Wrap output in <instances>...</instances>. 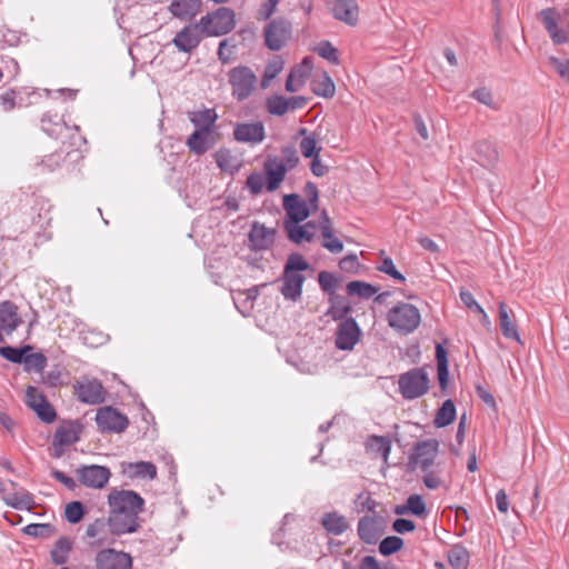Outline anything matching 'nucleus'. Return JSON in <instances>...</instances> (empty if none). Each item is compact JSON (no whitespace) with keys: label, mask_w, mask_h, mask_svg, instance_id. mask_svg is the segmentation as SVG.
I'll return each mask as SVG.
<instances>
[{"label":"nucleus","mask_w":569,"mask_h":569,"mask_svg":"<svg viewBox=\"0 0 569 569\" xmlns=\"http://www.w3.org/2000/svg\"><path fill=\"white\" fill-rule=\"evenodd\" d=\"M109 531L112 536L137 532L140 528L139 515L144 500L133 490H112L108 496Z\"/></svg>","instance_id":"nucleus-1"},{"label":"nucleus","mask_w":569,"mask_h":569,"mask_svg":"<svg viewBox=\"0 0 569 569\" xmlns=\"http://www.w3.org/2000/svg\"><path fill=\"white\" fill-rule=\"evenodd\" d=\"M309 262L299 252L289 254L280 278V292L286 300L297 302L301 299L306 277L301 273L310 269Z\"/></svg>","instance_id":"nucleus-2"},{"label":"nucleus","mask_w":569,"mask_h":569,"mask_svg":"<svg viewBox=\"0 0 569 569\" xmlns=\"http://www.w3.org/2000/svg\"><path fill=\"white\" fill-rule=\"evenodd\" d=\"M231 96L239 102L249 99L257 89L258 78L251 68L237 66L228 72Z\"/></svg>","instance_id":"nucleus-3"},{"label":"nucleus","mask_w":569,"mask_h":569,"mask_svg":"<svg viewBox=\"0 0 569 569\" xmlns=\"http://www.w3.org/2000/svg\"><path fill=\"white\" fill-rule=\"evenodd\" d=\"M200 27L207 37H219L229 33L236 26L234 11L220 7L200 19Z\"/></svg>","instance_id":"nucleus-4"},{"label":"nucleus","mask_w":569,"mask_h":569,"mask_svg":"<svg viewBox=\"0 0 569 569\" xmlns=\"http://www.w3.org/2000/svg\"><path fill=\"white\" fill-rule=\"evenodd\" d=\"M399 392L406 400H413L427 392L426 366L413 368L398 378Z\"/></svg>","instance_id":"nucleus-5"},{"label":"nucleus","mask_w":569,"mask_h":569,"mask_svg":"<svg viewBox=\"0 0 569 569\" xmlns=\"http://www.w3.org/2000/svg\"><path fill=\"white\" fill-rule=\"evenodd\" d=\"M420 322L419 310L410 305L401 302L388 312V323L395 330L409 333L412 332Z\"/></svg>","instance_id":"nucleus-6"},{"label":"nucleus","mask_w":569,"mask_h":569,"mask_svg":"<svg viewBox=\"0 0 569 569\" xmlns=\"http://www.w3.org/2000/svg\"><path fill=\"white\" fill-rule=\"evenodd\" d=\"M96 423L102 433H120L123 432L128 426V417L116 408L106 406L97 410Z\"/></svg>","instance_id":"nucleus-7"},{"label":"nucleus","mask_w":569,"mask_h":569,"mask_svg":"<svg viewBox=\"0 0 569 569\" xmlns=\"http://www.w3.org/2000/svg\"><path fill=\"white\" fill-rule=\"evenodd\" d=\"M263 34L267 48L279 51L291 37V23L283 18L273 19L266 26Z\"/></svg>","instance_id":"nucleus-8"},{"label":"nucleus","mask_w":569,"mask_h":569,"mask_svg":"<svg viewBox=\"0 0 569 569\" xmlns=\"http://www.w3.org/2000/svg\"><path fill=\"white\" fill-rule=\"evenodd\" d=\"M362 336V331L355 318H347L339 322L335 345L337 349L342 351H351L355 346L359 342Z\"/></svg>","instance_id":"nucleus-9"},{"label":"nucleus","mask_w":569,"mask_h":569,"mask_svg":"<svg viewBox=\"0 0 569 569\" xmlns=\"http://www.w3.org/2000/svg\"><path fill=\"white\" fill-rule=\"evenodd\" d=\"M132 557L130 553L104 548L99 550L94 557L96 569H132Z\"/></svg>","instance_id":"nucleus-10"},{"label":"nucleus","mask_w":569,"mask_h":569,"mask_svg":"<svg viewBox=\"0 0 569 569\" xmlns=\"http://www.w3.org/2000/svg\"><path fill=\"white\" fill-rule=\"evenodd\" d=\"M78 400L88 405H100L106 400V390L102 383L93 378H83L73 386Z\"/></svg>","instance_id":"nucleus-11"},{"label":"nucleus","mask_w":569,"mask_h":569,"mask_svg":"<svg viewBox=\"0 0 569 569\" xmlns=\"http://www.w3.org/2000/svg\"><path fill=\"white\" fill-rule=\"evenodd\" d=\"M76 472L83 486L96 489L104 488L111 477L110 469L99 465L81 466Z\"/></svg>","instance_id":"nucleus-12"},{"label":"nucleus","mask_w":569,"mask_h":569,"mask_svg":"<svg viewBox=\"0 0 569 569\" xmlns=\"http://www.w3.org/2000/svg\"><path fill=\"white\" fill-rule=\"evenodd\" d=\"M263 170L266 174V189L268 192H273L279 189L288 172L287 164L283 160L273 154H268L266 157Z\"/></svg>","instance_id":"nucleus-13"},{"label":"nucleus","mask_w":569,"mask_h":569,"mask_svg":"<svg viewBox=\"0 0 569 569\" xmlns=\"http://www.w3.org/2000/svg\"><path fill=\"white\" fill-rule=\"evenodd\" d=\"M203 36L200 22L190 23L176 34L172 43L179 51L189 53L199 46Z\"/></svg>","instance_id":"nucleus-14"},{"label":"nucleus","mask_w":569,"mask_h":569,"mask_svg":"<svg viewBox=\"0 0 569 569\" xmlns=\"http://www.w3.org/2000/svg\"><path fill=\"white\" fill-rule=\"evenodd\" d=\"M327 6L335 19L355 27L359 20V7L356 0H328Z\"/></svg>","instance_id":"nucleus-15"},{"label":"nucleus","mask_w":569,"mask_h":569,"mask_svg":"<svg viewBox=\"0 0 569 569\" xmlns=\"http://www.w3.org/2000/svg\"><path fill=\"white\" fill-rule=\"evenodd\" d=\"M282 206L286 211L283 223H301L310 216L308 203L297 193L286 194Z\"/></svg>","instance_id":"nucleus-16"},{"label":"nucleus","mask_w":569,"mask_h":569,"mask_svg":"<svg viewBox=\"0 0 569 569\" xmlns=\"http://www.w3.org/2000/svg\"><path fill=\"white\" fill-rule=\"evenodd\" d=\"M264 138L266 129L261 121L240 122L233 128V139L241 143L257 144Z\"/></svg>","instance_id":"nucleus-17"},{"label":"nucleus","mask_w":569,"mask_h":569,"mask_svg":"<svg viewBox=\"0 0 569 569\" xmlns=\"http://www.w3.org/2000/svg\"><path fill=\"white\" fill-rule=\"evenodd\" d=\"M22 322L18 315V307L12 301H3L0 303V342L6 341V337L10 336Z\"/></svg>","instance_id":"nucleus-18"},{"label":"nucleus","mask_w":569,"mask_h":569,"mask_svg":"<svg viewBox=\"0 0 569 569\" xmlns=\"http://www.w3.org/2000/svg\"><path fill=\"white\" fill-rule=\"evenodd\" d=\"M86 537L91 539V546L102 547L106 545H113L117 536H112L109 531L108 518H98L88 525L86 529Z\"/></svg>","instance_id":"nucleus-19"},{"label":"nucleus","mask_w":569,"mask_h":569,"mask_svg":"<svg viewBox=\"0 0 569 569\" xmlns=\"http://www.w3.org/2000/svg\"><path fill=\"white\" fill-rule=\"evenodd\" d=\"M82 430L83 426L80 421H64L61 426H59L53 435V448L70 446L78 442L80 440Z\"/></svg>","instance_id":"nucleus-20"},{"label":"nucleus","mask_w":569,"mask_h":569,"mask_svg":"<svg viewBox=\"0 0 569 569\" xmlns=\"http://www.w3.org/2000/svg\"><path fill=\"white\" fill-rule=\"evenodd\" d=\"M539 16L555 44H563L569 41V33L558 28V13L553 8L541 10Z\"/></svg>","instance_id":"nucleus-21"},{"label":"nucleus","mask_w":569,"mask_h":569,"mask_svg":"<svg viewBox=\"0 0 569 569\" xmlns=\"http://www.w3.org/2000/svg\"><path fill=\"white\" fill-rule=\"evenodd\" d=\"M276 237V230L267 228L264 224L253 222L249 232V241L253 250H267L273 242Z\"/></svg>","instance_id":"nucleus-22"},{"label":"nucleus","mask_w":569,"mask_h":569,"mask_svg":"<svg viewBox=\"0 0 569 569\" xmlns=\"http://www.w3.org/2000/svg\"><path fill=\"white\" fill-rule=\"evenodd\" d=\"M187 146L197 156L204 154L216 144L214 132L196 129L187 139Z\"/></svg>","instance_id":"nucleus-23"},{"label":"nucleus","mask_w":569,"mask_h":569,"mask_svg":"<svg viewBox=\"0 0 569 569\" xmlns=\"http://www.w3.org/2000/svg\"><path fill=\"white\" fill-rule=\"evenodd\" d=\"M201 0H172L169 6L171 14L182 21L191 20L201 10Z\"/></svg>","instance_id":"nucleus-24"},{"label":"nucleus","mask_w":569,"mask_h":569,"mask_svg":"<svg viewBox=\"0 0 569 569\" xmlns=\"http://www.w3.org/2000/svg\"><path fill=\"white\" fill-rule=\"evenodd\" d=\"M358 536L365 543H376L381 536L379 521L373 517H362L358 522Z\"/></svg>","instance_id":"nucleus-25"},{"label":"nucleus","mask_w":569,"mask_h":569,"mask_svg":"<svg viewBox=\"0 0 569 569\" xmlns=\"http://www.w3.org/2000/svg\"><path fill=\"white\" fill-rule=\"evenodd\" d=\"M321 525L332 536H340L349 529L347 518L338 511L326 512L321 517Z\"/></svg>","instance_id":"nucleus-26"},{"label":"nucleus","mask_w":569,"mask_h":569,"mask_svg":"<svg viewBox=\"0 0 569 569\" xmlns=\"http://www.w3.org/2000/svg\"><path fill=\"white\" fill-rule=\"evenodd\" d=\"M475 157L476 161L485 168H491L498 162V151L495 146L487 140L476 142Z\"/></svg>","instance_id":"nucleus-27"},{"label":"nucleus","mask_w":569,"mask_h":569,"mask_svg":"<svg viewBox=\"0 0 569 569\" xmlns=\"http://www.w3.org/2000/svg\"><path fill=\"white\" fill-rule=\"evenodd\" d=\"M123 472L131 479H150L157 478V467L150 461L129 462L123 467Z\"/></svg>","instance_id":"nucleus-28"},{"label":"nucleus","mask_w":569,"mask_h":569,"mask_svg":"<svg viewBox=\"0 0 569 569\" xmlns=\"http://www.w3.org/2000/svg\"><path fill=\"white\" fill-rule=\"evenodd\" d=\"M218 114L214 109L189 112V120L198 130L214 132Z\"/></svg>","instance_id":"nucleus-29"},{"label":"nucleus","mask_w":569,"mask_h":569,"mask_svg":"<svg viewBox=\"0 0 569 569\" xmlns=\"http://www.w3.org/2000/svg\"><path fill=\"white\" fill-rule=\"evenodd\" d=\"M436 362H437V373L438 381L442 392L447 391L448 381H449V370H448V350L443 343H436Z\"/></svg>","instance_id":"nucleus-30"},{"label":"nucleus","mask_w":569,"mask_h":569,"mask_svg":"<svg viewBox=\"0 0 569 569\" xmlns=\"http://www.w3.org/2000/svg\"><path fill=\"white\" fill-rule=\"evenodd\" d=\"M330 308L327 316H330L335 321H342L347 319L348 315L352 311V307L348 299L341 295H333L329 297Z\"/></svg>","instance_id":"nucleus-31"},{"label":"nucleus","mask_w":569,"mask_h":569,"mask_svg":"<svg viewBox=\"0 0 569 569\" xmlns=\"http://www.w3.org/2000/svg\"><path fill=\"white\" fill-rule=\"evenodd\" d=\"M499 325L502 336L521 343L517 325L511 320L505 302L499 303Z\"/></svg>","instance_id":"nucleus-32"},{"label":"nucleus","mask_w":569,"mask_h":569,"mask_svg":"<svg viewBox=\"0 0 569 569\" xmlns=\"http://www.w3.org/2000/svg\"><path fill=\"white\" fill-rule=\"evenodd\" d=\"M73 543L68 537L58 539L50 551L51 561L57 566L64 565L69 559Z\"/></svg>","instance_id":"nucleus-33"},{"label":"nucleus","mask_w":569,"mask_h":569,"mask_svg":"<svg viewBox=\"0 0 569 569\" xmlns=\"http://www.w3.org/2000/svg\"><path fill=\"white\" fill-rule=\"evenodd\" d=\"M4 502L14 509L30 511L34 506V497L23 489L4 497Z\"/></svg>","instance_id":"nucleus-34"},{"label":"nucleus","mask_w":569,"mask_h":569,"mask_svg":"<svg viewBox=\"0 0 569 569\" xmlns=\"http://www.w3.org/2000/svg\"><path fill=\"white\" fill-rule=\"evenodd\" d=\"M283 229L287 232L288 239L296 244L311 242L313 240V232L306 229L303 224L293 222L283 223Z\"/></svg>","instance_id":"nucleus-35"},{"label":"nucleus","mask_w":569,"mask_h":569,"mask_svg":"<svg viewBox=\"0 0 569 569\" xmlns=\"http://www.w3.org/2000/svg\"><path fill=\"white\" fill-rule=\"evenodd\" d=\"M457 416L455 402L451 399H447L442 406L437 410L433 425L437 428H443L449 426Z\"/></svg>","instance_id":"nucleus-36"},{"label":"nucleus","mask_w":569,"mask_h":569,"mask_svg":"<svg viewBox=\"0 0 569 569\" xmlns=\"http://www.w3.org/2000/svg\"><path fill=\"white\" fill-rule=\"evenodd\" d=\"M367 450L377 456H381L386 461L391 451V441L385 436H371L367 440Z\"/></svg>","instance_id":"nucleus-37"},{"label":"nucleus","mask_w":569,"mask_h":569,"mask_svg":"<svg viewBox=\"0 0 569 569\" xmlns=\"http://www.w3.org/2000/svg\"><path fill=\"white\" fill-rule=\"evenodd\" d=\"M469 560V551L461 545H455L448 551V561L455 569H467Z\"/></svg>","instance_id":"nucleus-38"},{"label":"nucleus","mask_w":569,"mask_h":569,"mask_svg":"<svg viewBox=\"0 0 569 569\" xmlns=\"http://www.w3.org/2000/svg\"><path fill=\"white\" fill-rule=\"evenodd\" d=\"M346 289L349 296H357L361 299H369L378 292L377 287L360 280L350 281Z\"/></svg>","instance_id":"nucleus-39"},{"label":"nucleus","mask_w":569,"mask_h":569,"mask_svg":"<svg viewBox=\"0 0 569 569\" xmlns=\"http://www.w3.org/2000/svg\"><path fill=\"white\" fill-rule=\"evenodd\" d=\"M323 241L321 246L331 253H339L343 250V243L333 234L332 226H321Z\"/></svg>","instance_id":"nucleus-40"},{"label":"nucleus","mask_w":569,"mask_h":569,"mask_svg":"<svg viewBox=\"0 0 569 569\" xmlns=\"http://www.w3.org/2000/svg\"><path fill=\"white\" fill-rule=\"evenodd\" d=\"M32 350V346L27 345L21 348L11 346L0 347V356L13 363H23L26 353Z\"/></svg>","instance_id":"nucleus-41"},{"label":"nucleus","mask_w":569,"mask_h":569,"mask_svg":"<svg viewBox=\"0 0 569 569\" xmlns=\"http://www.w3.org/2000/svg\"><path fill=\"white\" fill-rule=\"evenodd\" d=\"M22 532L33 538H50L57 533V528L51 523H30Z\"/></svg>","instance_id":"nucleus-42"},{"label":"nucleus","mask_w":569,"mask_h":569,"mask_svg":"<svg viewBox=\"0 0 569 569\" xmlns=\"http://www.w3.org/2000/svg\"><path fill=\"white\" fill-rule=\"evenodd\" d=\"M284 66L280 57L273 58L267 66L261 79V88L267 89L270 82L282 71Z\"/></svg>","instance_id":"nucleus-43"},{"label":"nucleus","mask_w":569,"mask_h":569,"mask_svg":"<svg viewBox=\"0 0 569 569\" xmlns=\"http://www.w3.org/2000/svg\"><path fill=\"white\" fill-rule=\"evenodd\" d=\"M266 108L272 116L281 117L289 111L287 98L280 94H273L266 100Z\"/></svg>","instance_id":"nucleus-44"},{"label":"nucleus","mask_w":569,"mask_h":569,"mask_svg":"<svg viewBox=\"0 0 569 569\" xmlns=\"http://www.w3.org/2000/svg\"><path fill=\"white\" fill-rule=\"evenodd\" d=\"M312 91L316 96L332 98L336 92V87L332 79L325 73L320 81L313 83Z\"/></svg>","instance_id":"nucleus-45"},{"label":"nucleus","mask_w":569,"mask_h":569,"mask_svg":"<svg viewBox=\"0 0 569 569\" xmlns=\"http://www.w3.org/2000/svg\"><path fill=\"white\" fill-rule=\"evenodd\" d=\"M300 150L302 156L307 159L319 156L321 147H318V138L316 137V133L306 136L300 141Z\"/></svg>","instance_id":"nucleus-46"},{"label":"nucleus","mask_w":569,"mask_h":569,"mask_svg":"<svg viewBox=\"0 0 569 569\" xmlns=\"http://www.w3.org/2000/svg\"><path fill=\"white\" fill-rule=\"evenodd\" d=\"M84 515L86 508L81 501H71L66 506L64 517L72 525L79 523Z\"/></svg>","instance_id":"nucleus-47"},{"label":"nucleus","mask_w":569,"mask_h":569,"mask_svg":"<svg viewBox=\"0 0 569 569\" xmlns=\"http://www.w3.org/2000/svg\"><path fill=\"white\" fill-rule=\"evenodd\" d=\"M470 97L492 110L500 109L499 102L495 100L492 92L486 87L475 89Z\"/></svg>","instance_id":"nucleus-48"},{"label":"nucleus","mask_w":569,"mask_h":569,"mask_svg":"<svg viewBox=\"0 0 569 569\" xmlns=\"http://www.w3.org/2000/svg\"><path fill=\"white\" fill-rule=\"evenodd\" d=\"M403 546V540L398 536H388L379 543V552L382 556H390L399 551Z\"/></svg>","instance_id":"nucleus-49"},{"label":"nucleus","mask_w":569,"mask_h":569,"mask_svg":"<svg viewBox=\"0 0 569 569\" xmlns=\"http://www.w3.org/2000/svg\"><path fill=\"white\" fill-rule=\"evenodd\" d=\"M41 401L42 402L37 403L32 410L37 413L41 421L46 423H52L57 419V411L48 400Z\"/></svg>","instance_id":"nucleus-50"},{"label":"nucleus","mask_w":569,"mask_h":569,"mask_svg":"<svg viewBox=\"0 0 569 569\" xmlns=\"http://www.w3.org/2000/svg\"><path fill=\"white\" fill-rule=\"evenodd\" d=\"M318 282L321 290L329 295V297L336 295L338 280L333 273L329 271H320L318 273Z\"/></svg>","instance_id":"nucleus-51"},{"label":"nucleus","mask_w":569,"mask_h":569,"mask_svg":"<svg viewBox=\"0 0 569 569\" xmlns=\"http://www.w3.org/2000/svg\"><path fill=\"white\" fill-rule=\"evenodd\" d=\"M27 369H34L38 372H42L47 367V357L41 352L28 355L26 353V360L23 361Z\"/></svg>","instance_id":"nucleus-52"},{"label":"nucleus","mask_w":569,"mask_h":569,"mask_svg":"<svg viewBox=\"0 0 569 569\" xmlns=\"http://www.w3.org/2000/svg\"><path fill=\"white\" fill-rule=\"evenodd\" d=\"M380 272H383L398 281H406L405 276L397 270L393 260L389 257H385L381 263L377 267Z\"/></svg>","instance_id":"nucleus-53"},{"label":"nucleus","mask_w":569,"mask_h":569,"mask_svg":"<svg viewBox=\"0 0 569 569\" xmlns=\"http://www.w3.org/2000/svg\"><path fill=\"white\" fill-rule=\"evenodd\" d=\"M246 186L251 192V194L257 196L262 192L263 187H266V181L260 172H252L248 176Z\"/></svg>","instance_id":"nucleus-54"},{"label":"nucleus","mask_w":569,"mask_h":569,"mask_svg":"<svg viewBox=\"0 0 569 569\" xmlns=\"http://www.w3.org/2000/svg\"><path fill=\"white\" fill-rule=\"evenodd\" d=\"M406 503L410 515L422 516L426 512L427 506L420 495H410Z\"/></svg>","instance_id":"nucleus-55"},{"label":"nucleus","mask_w":569,"mask_h":569,"mask_svg":"<svg viewBox=\"0 0 569 569\" xmlns=\"http://www.w3.org/2000/svg\"><path fill=\"white\" fill-rule=\"evenodd\" d=\"M317 51L321 58L327 59L329 62L339 63L338 50L329 41L320 42Z\"/></svg>","instance_id":"nucleus-56"},{"label":"nucleus","mask_w":569,"mask_h":569,"mask_svg":"<svg viewBox=\"0 0 569 569\" xmlns=\"http://www.w3.org/2000/svg\"><path fill=\"white\" fill-rule=\"evenodd\" d=\"M311 68L310 59L305 58L300 66H296L290 71V74H293V77L297 79V82H299V86H303L305 79L310 74Z\"/></svg>","instance_id":"nucleus-57"},{"label":"nucleus","mask_w":569,"mask_h":569,"mask_svg":"<svg viewBox=\"0 0 569 569\" xmlns=\"http://www.w3.org/2000/svg\"><path fill=\"white\" fill-rule=\"evenodd\" d=\"M64 160L63 152L62 151H56L49 156H46L41 162L40 166L44 169H48V171H54L57 168L60 167L62 161Z\"/></svg>","instance_id":"nucleus-58"},{"label":"nucleus","mask_w":569,"mask_h":569,"mask_svg":"<svg viewBox=\"0 0 569 569\" xmlns=\"http://www.w3.org/2000/svg\"><path fill=\"white\" fill-rule=\"evenodd\" d=\"M41 400H48L47 397L33 386H28L26 389V403L33 409Z\"/></svg>","instance_id":"nucleus-59"},{"label":"nucleus","mask_w":569,"mask_h":569,"mask_svg":"<svg viewBox=\"0 0 569 569\" xmlns=\"http://www.w3.org/2000/svg\"><path fill=\"white\" fill-rule=\"evenodd\" d=\"M281 153L283 156V162L287 164L288 171L297 167L299 163V157L295 147H283L281 149Z\"/></svg>","instance_id":"nucleus-60"},{"label":"nucleus","mask_w":569,"mask_h":569,"mask_svg":"<svg viewBox=\"0 0 569 569\" xmlns=\"http://www.w3.org/2000/svg\"><path fill=\"white\" fill-rule=\"evenodd\" d=\"M41 381L48 387H58L62 385L61 371L59 369H52L47 373L41 372Z\"/></svg>","instance_id":"nucleus-61"},{"label":"nucleus","mask_w":569,"mask_h":569,"mask_svg":"<svg viewBox=\"0 0 569 569\" xmlns=\"http://www.w3.org/2000/svg\"><path fill=\"white\" fill-rule=\"evenodd\" d=\"M339 268L345 272H357L359 261L356 253H349L339 261Z\"/></svg>","instance_id":"nucleus-62"},{"label":"nucleus","mask_w":569,"mask_h":569,"mask_svg":"<svg viewBox=\"0 0 569 569\" xmlns=\"http://www.w3.org/2000/svg\"><path fill=\"white\" fill-rule=\"evenodd\" d=\"M416 528V525L412 520L406 519V518H397L392 522V530L397 533H407L413 531Z\"/></svg>","instance_id":"nucleus-63"},{"label":"nucleus","mask_w":569,"mask_h":569,"mask_svg":"<svg viewBox=\"0 0 569 569\" xmlns=\"http://www.w3.org/2000/svg\"><path fill=\"white\" fill-rule=\"evenodd\" d=\"M550 62L556 68L559 76L569 81V60H561L559 58L551 57Z\"/></svg>","instance_id":"nucleus-64"}]
</instances>
